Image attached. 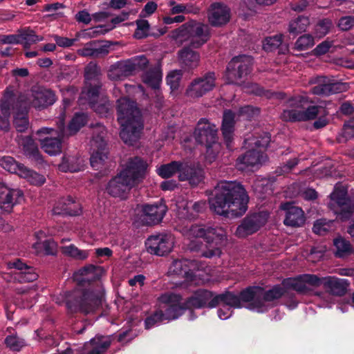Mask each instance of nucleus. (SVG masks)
Masks as SVG:
<instances>
[{"instance_id":"f257e3e1","label":"nucleus","mask_w":354,"mask_h":354,"mask_svg":"<svg viewBox=\"0 0 354 354\" xmlns=\"http://www.w3.org/2000/svg\"><path fill=\"white\" fill-rule=\"evenodd\" d=\"M103 268L89 264L75 272L73 281L77 288L64 294V301L69 314L93 313L100 309L105 291L101 281Z\"/></svg>"},{"instance_id":"f03ea898","label":"nucleus","mask_w":354,"mask_h":354,"mask_svg":"<svg viewBox=\"0 0 354 354\" xmlns=\"http://www.w3.org/2000/svg\"><path fill=\"white\" fill-rule=\"evenodd\" d=\"M210 208L217 214L227 218L243 216L248 209L249 196L240 183L221 181L214 187L209 200Z\"/></svg>"},{"instance_id":"7ed1b4c3","label":"nucleus","mask_w":354,"mask_h":354,"mask_svg":"<svg viewBox=\"0 0 354 354\" xmlns=\"http://www.w3.org/2000/svg\"><path fill=\"white\" fill-rule=\"evenodd\" d=\"M118 121L121 126L120 136L129 145H133L140 138L144 128L142 113L136 102L127 97L117 100Z\"/></svg>"},{"instance_id":"20e7f679","label":"nucleus","mask_w":354,"mask_h":354,"mask_svg":"<svg viewBox=\"0 0 354 354\" xmlns=\"http://www.w3.org/2000/svg\"><path fill=\"white\" fill-rule=\"evenodd\" d=\"M328 114L326 108L319 105L308 106L304 110L295 109L283 110L281 114V119L284 122H306L317 119L313 124L315 129H320L328 124L326 118Z\"/></svg>"},{"instance_id":"39448f33","label":"nucleus","mask_w":354,"mask_h":354,"mask_svg":"<svg viewBox=\"0 0 354 354\" xmlns=\"http://www.w3.org/2000/svg\"><path fill=\"white\" fill-rule=\"evenodd\" d=\"M172 37L175 39H188L189 46L198 48L210 38V30L208 25L190 20L172 31Z\"/></svg>"},{"instance_id":"423d86ee","label":"nucleus","mask_w":354,"mask_h":354,"mask_svg":"<svg viewBox=\"0 0 354 354\" xmlns=\"http://www.w3.org/2000/svg\"><path fill=\"white\" fill-rule=\"evenodd\" d=\"M286 293V288L281 284H276L268 290L259 286H250L247 287L244 297L246 300H251L248 307L249 309L259 311L265 307L266 303L278 300Z\"/></svg>"},{"instance_id":"0eeeda50","label":"nucleus","mask_w":354,"mask_h":354,"mask_svg":"<svg viewBox=\"0 0 354 354\" xmlns=\"http://www.w3.org/2000/svg\"><path fill=\"white\" fill-rule=\"evenodd\" d=\"M93 129L91 140L93 152L90 158V163L95 170H100L108 158L107 143L105 140L106 131L105 127L100 122L91 124Z\"/></svg>"},{"instance_id":"6e6552de","label":"nucleus","mask_w":354,"mask_h":354,"mask_svg":"<svg viewBox=\"0 0 354 354\" xmlns=\"http://www.w3.org/2000/svg\"><path fill=\"white\" fill-rule=\"evenodd\" d=\"M253 57L247 55H239L232 57L228 62L224 78L228 84H239L252 72Z\"/></svg>"},{"instance_id":"1a4fd4ad","label":"nucleus","mask_w":354,"mask_h":354,"mask_svg":"<svg viewBox=\"0 0 354 354\" xmlns=\"http://www.w3.org/2000/svg\"><path fill=\"white\" fill-rule=\"evenodd\" d=\"M330 199L328 207L342 220H347L354 214V198L349 197L344 188H335Z\"/></svg>"},{"instance_id":"9d476101","label":"nucleus","mask_w":354,"mask_h":354,"mask_svg":"<svg viewBox=\"0 0 354 354\" xmlns=\"http://www.w3.org/2000/svg\"><path fill=\"white\" fill-rule=\"evenodd\" d=\"M158 300L161 304L165 305L162 307L164 309L165 319H176L182 315L186 310L189 309L187 305V300L183 302V297L179 294L165 292L162 294Z\"/></svg>"},{"instance_id":"9b49d317","label":"nucleus","mask_w":354,"mask_h":354,"mask_svg":"<svg viewBox=\"0 0 354 354\" xmlns=\"http://www.w3.org/2000/svg\"><path fill=\"white\" fill-rule=\"evenodd\" d=\"M218 129L214 124L210 123L207 119L201 118L198 122L194 132L196 142L204 145L209 152L210 149L217 143Z\"/></svg>"},{"instance_id":"f8f14e48","label":"nucleus","mask_w":354,"mask_h":354,"mask_svg":"<svg viewBox=\"0 0 354 354\" xmlns=\"http://www.w3.org/2000/svg\"><path fill=\"white\" fill-rule=\"evenodd\" d=\"M147 167L146 160L141 157L134 156L128 159L120 171L136 187L145 178Z\"/></svg>"},{"instance_id":"ddd939ff","label":"nucleus","mask_w":354,"mask_h":354,"mask_svg":"<svg viewBox=\"0 0 354 354\" xmlns=\"http://www.w3.org/2000/svg\"><path fill=\"white\" fill-rule=\"evenodd\" d=\"M268 214L258 212L247 215L237 226L235 235L238 238H245L257 232L267 222Z\"/></svg>"},{"instance_id":"4468645a","label":"nucleus","mask_w":354,"mask_h":354,"mask_svg":"<svg viewBox=\"0 0 354 354\" xmlns=\"http://www.w3.org/2000/svg\"><path fill=\"white\" fill-rule=\"evenodd\" d=\"M216 75L209 71L201 77L194 78L188 85L185 94L191 98H199L215 87Z\"/></svg>"},{"instance_id":"2eb2a0df","label":"nucleus","mask_w":354,"mask_h":354,"mask_svg":"<svg viewBox=\"0 0 354 354\" xmlns=\"http://www.w3.org/2000/svg\"><path fill=\"white\" fill-rule=\"evenodd\" d=\"M319 277L316 274H303L295 277L284 279L281 285L286 288V291L293 290L301 295H306L311 291L308 285L319 287Z\"/></svg>"},{"instance_id":"dca6fc26","label":"nucleus","mask_w":354,"mask_h":354,"mask_svg":"<svg viewBox=\"0 0 354 354\" xmlns=\"http://www.w3.org/2000/svg\"><path fill=\"white\" fill-rule=\"evenodd\" d=\"M36 134L41 149L50 156L57 155L62 151V140L57 130L52 128L42 127Z\"/></svg>"},{"instance_id":"f3484780","label":"nucleus","mask_w":354,"mask_h":354,"mask_svg":"<svg viewBox=\"0 0 354 354\" xmlns=\"http://www.w3.org/2000/svg\"><path fill=\"white\" fill-rule=\"evenodd\" d=\"M246 290L247 288L243 289L239 293L225 290L221 294H217L209 301V308H216L220 305L223 308L229 307L232 309L241 308L243 307L242 302L249 304L251 301L245 299L244 293H245Z\"/></svg>"},{"instance_id":"a211bd4d","label":"nucleus","mask_w":354,"mask_h":354,"mask_svg":"<svg viewBox=\"0 0 354 354\" xmlns=\"http://www.w3.org/2000/svg\"><path fill=\"white\" fill-rule=\"evenodd\" d=\"M190 234L197 238H203L205 243L223 245L226 241V234L222 227H213L204 225H192L189 229Z\"/></svg>"},{"instance_id":"6ab92c4d","label":"nucleus","mask_w":354,"mask_h":354,"mask_svg":"<svg viewBox=\"0 0 354 354\" xmlns=\"http://www.w3.org/2000/svg\"><path fill=\"white\" fill-rule=\"evenodd\" d=\"M310 82L315 84L310 88V91L317 95L329 96L347 89L346 83L336 82L326 76H317Z\"/></svg>"},{"instance_id":"aec40b11","label":"nucleus","mask_w":354,"mask_h":354,"mask_svg":"<svg viewBox=\"0 0 354 354\" xmlns=\"http://www.w3.org/2000/svg\"><path fill=\"white\" fill-rule=\"evenodd\" d=\"M231 9L221 1L213 2L207 11V21L214 28L226 26L231 19Z\"/></svg>"},{"instance_id":"412c9836","label":"nucleus","mask_w":354,"mask_h":354,"mask_svg":"<svg viewBox=\"0 0 354 354\" xmlns=\"http://www.w3.org/2000/svg\"><path fill=\"white\" fill-rule=\"evenodd\" d=\"M145 245L149 253L162 257L171 251L173 239L167 234L151 235L146 240Z\"/></svg>"},{"instance_id":"4be33fe9","label":"nucleus","mask_w":354,"mask_h":354,"mask_svg":"<svg viewBox=\"0 0 354 354\" xmlns=\"http://www.w3.org/2000/svg\"><path fill=\"white\" fill-rule=\"evenodd\" d=\"M134 187V185L120 171L109 180L105 191L112 197L124 199Z\"/></svg>"},{"instance_id":"5701e85b","label":"nucleus","mask_w":354,"mask_h":354,"mask_svg":"<svg viewBox=\"0 0 354 354\" xmlns=\"http://www.w3.org/2000/svg\"><path fill=\"white\" fill-rule=\"evenodd\" d=\"M167 211V205L162 201L154 204H145L142 207L141 221L145 225L158 224Z\"/></svg>"},{"instance_id":"b1692460","label":"nucleus","mask_w":354,"mask_h":354,"mask_svg":"<svg viewBox=\"0 0 354 354\" xmlns=\"http://www.w3.org/2000/svg\"><path fill=\"white\" fill-rule=\"evenodd\" d=\"M53 215L57 216H79L82 212L80 202L71 196H64L59 198L52 209Z\"/></svg>"},{"instance_id":"393cba45","label":"nucleus","mask_w":354,"mask_h":354,"mask_svg":"<svg viewBox=\"0 0 354 354\" xmlns=\"http://www.w3.org/2000/svg\"><path fill=\"white\" fill-rule=\"evenodd\" d=\"M23 199V191L9 188L4 183H0V207L3 211L10 212L13 207Z\"/></svg>"},{"instance_id":"a878e982","label":"nucleus","mask_w":354,"mask_h":354,"mask_svg":"<svg viewBox=\"0 0 354 354\" xmlns=\"http://www.w3.org/2000/svg\"><path fill=\"white\" fill-rule=\"evenodd\" d=\"M7 269H15L17 272L14 273L15 280L19 283H29L37 279L38 274L33 267L28 266L20 259H16L7 263Z\"/></svg>"},{"instance_id":"bb28decb","label":"nucleus","mask_w":354,"mask_h":354,"mask_svg":"<svg viewBox=\"0 0 354 354\" xmlns=\"http://www.w3.org/2000/svg\"><path fill=\"white\" fill-rule=\"evenodd\" d=\"M198 269V261L196 260L176 259L169 267V272L192 281L196 277L195 271Z\"/></svg>"},{"instance_id":"cd10ccee","label":"nucleus","mask_w":354,"mask_h":354,"mask_svg":"<svg viewBox=\"0 0 354 354\" xmlns=\"http://www.w3.org/2000/svg\"><path fill=\"white\" fill-rule=\"evenodd\" d=\"M16 95L8 88L1 100L0 104V129L8 131L10 129V117L13 114Z\"/></svg>"},{"instance_id":"c85d7f7f","label":"nucleus","mask_w":354,"mask_h":354,"mask_svg":"<svg viewBox=\"0 0 354 354\" xmlns=\"http://www.w3.org/2000/svg\"><path fill=\"white\" fill-rule=\"evenodd\" d=\"M13 111V125L19 132H25L29 127L27 102L22 96L16 95Z\"/></svg>"},{"instance_id":"c756f323","label":"nucleus","mask_w":354,"mask_h":354,"mask_svg":"<svg viewBox=\"0 0 354 354\" xmlns=\"http://www.w3.org/2000/svg\"><path fill=\"white\" fill-rule=\"evenodd\" d=\"M280 209L286 212L285 225L297 227L304 224L305 216L301 208L293 205L292 203L285 202L281 203Z\"/></svg>"},{"instance_id":"7c9ffc66","label":"nucleus","mask_w":354,"mask_h":354,"mask_svg":"<svg viewBox=\"0 0 354 354\" xmlns=\"http://www.w3.org/2000/svg\"><path fill=\"white\" fill-rule=\"evenodd\" d=\"M235 113L231 109L223 111L221 131L226 147L232 150L235 130Z\"/></svg>"},{"instance_id":"2f4dec72","label":"nucleus","mask_w":354,"mask_h":354,"mask_svg":"<svg viewBox=\"0 0 354 354\" xmlns=\"http://www.w3.org/2000/svg\"><path fill=\"white\" fill-rule=\"evenodd\" d=\"M321 285L331 295L343 296L346 294L349 283L346 279L328 276L319 277V286Z\"/></svg>"},{"instance_id":"473e14b6","label":"nucleus","mask_w":354,"mask_h":354,"mask_svg":"<svg viewBox=\"0 0 354 354\" xmlns=\"http://www.w3.org/2000/svg\"><path fill=\"white\" fill-rule=\"evenodd\" d=\"M205 177L204 170L195 165L183 163L182 173L178 175L180 181H188L191 186H197L203 181Z\"/></svg>"},{"instance_id":"72a5a7b5","label":"nucleus","mask_w":354,"mask_h":354,"mask_svg":"<svg viewBox=\"0 0 354 354\" xmlns=\"http://www.w3.org/2000/svg\"><path fill=\"white\" fill-rule=\"evenodd\" d=\"M192 48L190 46H184L178 52L179 63L185 71L196 68L200 62L199 53Z\"/></svg>"},{"instance_id":"f704fd0d","label":"nucleus","mask_w":354,"mask_h":354,"mask_svg":"<svg viewBox=\"0 0 354 354\" xmlns=\"http://www.w3.org/2000/svg\"><path fill=\"white\" fill-rule=\"evenodd\" d=\"M19 143L22 147L24 155L32 161L38 164L43 162V158L39 152L38 145L30 136L19 138Z\"/></svg>"},{"instance_id":"c9c22d12","label":"nucleus","mask_w":354,"mask_h":354,"mask_svg":"<svg viewBox=\"0 0 354 354\" xmlns=\"http://www.w3.org/2000/svg\"><path fill=\"white\" fill-rule=\"evenodd\" d=\"M223 245H216L214 243H203L198 240L192 241L189 248L192 252H200V256L208 259L219 257L222 253L221 248Z\"/></svg>"},{"instance_id":"e433bc0d","label":"nucleus","mask_w":354,"mask_h":354,"mask_svg":"<svg viewBox=\"0 0 354 354\" xmlns=\"http://www.w3.org/2000/svg\"><path fill=\"white\" fill-rule=\"evenodd\" d=\"M216 295L212 291L198 289L187 299V305L191 308H209V303Z\"/></svg>"},{"instance_id":"4c0bfd02","label":"nucleus","mask_w":354,"mask_h":354,"mask_svg":"<svg viewBox=\"0 0 354 354\" xmlns=\"http://www.w3.org/2000/svg\"><path fill=\"white\" fill-rule=\"evenodd\" d=\"M135 72L132 59H129L111 65L109 71V76L111 79L115 80H122Z\"/></svg>"},{"instance_id":"58836bf2","label":"nucleus","mask_w":354,"mask_h":354,"mask_svg":"<svg viewBox=\"0 0 354 354\" xmlns=\"http://www.w3.org/2000/svg\"><path fill=\"white\" fill-rule=\"evenodd\" d=\"M261 152L258 149H252L240 155L236 160V167L239 170H245L248 167L254 166L260 162Z\"/></svg>"},{"instance_id":"ea45409f","label":"nucleus","mask_w":354,"mask_h":354,"mask_svg":"<svg viewBox=\"0 0 354 354\" xmlns=\"http://www.w3.org/2000/svg\"><path fill=\"white\" fill-rule=\"evenodd\" d=\"M84 160L77 155H64L59 169L63 172H77L84 169Z\"/></svg>"},{"instance_id":"a19ab883","label":"nucleus","mask_w":354,"mask_h":354,"mask_svg":"<svg viewBox=\"0 0 354 354\" xmlns=\"http://www.w3.org/2000/svg\"><path fill=\"white\" fill-rule=\"evenodd\" d=\"M183 162L181 161H171L167 164L160 165L158 169V174L163 178H169L173 176L175 174L182 173Z\"/></svg>"},{"instance_id":"79ce46f5","label":"nucleus","mask_w":354,"mask_h":354,"mask_svg":"<svg viewBox=\"0 0 354 354\" xmlns=\"http://www.w3.org/2000/svg\"><path fill=\"white\" fill-rule=\"evenodd\" d=\"M310 24V19L308 17L299 15L289 22L288 31L294 37L304 32H306Z\"/></svg>"},{"instance_id":"37998d69","label":"nucleus","mask_w":354,"mask_h":354,"mask_svg":"<svg viewBox=\"0 0 354 354\" xmlns=\"http://www.w3.org/2000/svg\"><path fill=\"white\" fill-rule=\"evenodd\" d=\"M86 86L82 91V95L88 100L89 104L96 102L99 98L102 88L101 82H85Z\"/></svg>"},{"instance_id":"c03bdc74","label":"nucleus","mask_w":354,"mask_h":354,"mask_svg":"<svg viewBox=\"0 0 354 354\" xmlns=\"http://www.w3.org/2000/svg\"><path fill=\"white\" fill-rule=\"evenodd\" d=\"M0 166L4 169L20 175L22 171H26V167L17 161L11 156H3L0 158Z\"/></svg>"},{"instance_id":"a18cd8bd","label":"nucleus","mask_w":354,"mask_h":354,"mask_svg":"<svg viewBox=\"0 0 354 354\" xmlns=\"http://www.w3.org/2000/svg\"><path fill=\"white\" fill-rule=\"evenodd\" d=\"M61 251L64 255L79 261H84L89 256V250H80L74 244L62 247Z\"/></svg>"},{"instance_id":"49530a36","label":"nucleus","mask_w":354,"mask_h":354,"mask_svg":"<svg viewBox=\"0 0 354 354\" xmlns=\"http://www.w3.org/2000/svg\"><path fill=\"white\" fill-rule=\"evenodd\" d=\"M19 38L20 44H23L24 48H29L32 44H35L37 41L43 39L42 37L37 35L32 30L30 29H23L19 30Z\"/></svg>"},{"instance_id":"de8ad7c7","label":"nucleus","mask_w":354,"mask_h":354,"mask_svg":"<svg viewBox=\"0 0 354 354\" xmlns=\"http://www.w3.org/2000/svg\"><path fill=\"white\" fill-rule=\"evenodd\" d=\"M88 122V116L84 113H76L68 125L70 135L75 134L84 127Z\"/></svg>"},{"instance_id":"09e8293b","label":"nucleus","mask_w":354,"mask_h":354,"mask_svg":"<svg viewBox=\"0 0 354 354\" xmlns=\"http://www.w3.org/2000/svg\"><path fill=\"white\" fill-rule=\"evenodd\" d=\"M136 28L133 33V37L137 39H142L153 35L149 23L146 19H137L136 21Z\"/></svg>"},{"instance_id":"8fccbe9b","label":"nucleus","mask_w":354,"mask_h":354,"mask_svg":"<svg viewBox=\"0 0 354 354\" xmlns=\"http://www.w3.org/2000/svg\"><path fill=\"white\" fill-rule=\"evenodd\" d=\"M333 244L337 249L335 254L336 257H343L346 254H350L352 252V247L350 241L342 236L335 238L333 241Z\"/></svg>"},{"instance_id":"3c124183","label":"nucleus","mask_w":354,"mask_h":354,"mask_svg":"<svg viewBox=\"0 0 354 354\" xmlns=\"http://www.w3.org/2000/svg\"><path fill=\"white\" fill-rule=\"evenodd\" d=\"M170 6L171 8L170 10V13L171 15L180 14V13H193L198 14L199 13L201 8L194 4L187 3L186 5L184 4H175L176 1H169Z\"/></svg>"},{"instance_id":"603ef678","label":"nucleus","mask_w":354,"mask_h":354,"mask_svg":"<svg viewBox=\"0 0 354 354\" xmlns=\"http://www.w3.org/2000/svg\"><path fill=\"white\" fill-rule=\"evenodd\" d=\"M122 21H124V18L121 19L120 17L117 15L111 19V24L96 26L95 30L89 32V36L94 37L100 35H104L113 30L117 24H119Z\"/></svg>"},{"instance_id":"864d4df0","label":"nucleus","mask_w":354,"mask_h":354,"mask_svg":"<svg viewBox=\"0 0 354 354\" xmlns=\"http://www.w3.org/2000/svg\"><path fill=\"white\" fill-rule=\"evenodd\" d=\"M271 141V135L268 132H261L251 140L250 145H254L261 152L262 149H266Z\"/></svg>"},{"instance_id":"5fc2aeb1","label":"nucleus","mask_w":354,"mask_h":354,"mask_svg":"<svg viewBox=\"0 0 354 354\" xmlns=\"http://www.w3.org/2000/svg\"><path fill=\"white\" fill-rule=\"evenodd\" d=\"M100 68L93 62H90L84 69L85 82H101L100 79Z\"/></svg>"},{"instance_id":"6e6d98bb","label":"nucleus","mask_w":354,"mask_h":354,"mask_svg":"<svg viewBox=\"0 0 354 354\" xmlns=\"http://www.w3.org/2000/svg\"><path fill=\"white\" fill-rule=\"evenodd\" d=\"M162 74L158 70L148 71L143 77L144 82L153 89L159 88Z\"/></svg>"},{"instance_id":"4d7b16f0","label":"nucleus","mask_w":354,"mask_h":354,"mask_svg":"<svg viewBox=\"0 0 354 354\" xmlns=\"http://www.w3.org/2000/svg\"><path fill=\"white\" fill-rule=\"evenodd\" d=\"M314 44V37L310 34H304L297 39L294 45V49L304 51L312 48Z\"/></svg>"},{"instance_id":"13d9d810","label":"nucleus","mask_w":354,"mask_h":354,"mask_svg":"<svg viewBox=\"0 0 354 354\" xmlns=\"http://www.w3.org/2000/svg\"><path fill=\"white\" fill-rule=\"evenodd\" d=\"M163 320H165L163 310H155L153 313L146 317L145 320V327L146 329H150L160 324Z\"/></svg>"},{"instance_id":"bf43d9fd","label":"nucleus","mask_w":354,"mask_h":354,"mask_svg":"<svg viewBox=\"0 0 354 354\" xmlns=\"http://www.w3.org/2000/svg\"><path fill=\"white\" fill-rule=\"evenodd\" d=\"M26 171H22L20 174V176L27 178L30 184L41 186L46 182V178L43 175H41L32 170H30L26 167Z\"/></svg>"},{"instance_id":"052dcab7","label":"nucleus","mask_w":354,"mask_h":354,"mask_svg":"<svg viewBox=\"0 0 354 354\" xmlns=\"http://www.w3.org/2000/svg\"><path fill=\"white\" fill-rule=\"evenodd\" d=\"M282 35H276L272 37H268L263 41V49L268 53L277 50L280 46Z\"/></svg>"},{"instance_id":"680f3d73","label":"nucleus","mask_w":354,"mask_h":354,"mask_svg":"<svg viewBox=\"0 0 354 354\" xmlns=\"http://www.w3.org/2000/svg\"><path fill=\"white\" fill-rule=\"evenodd\" d=\"M183 73L180 70H174L168 73L166 82L172 91H177L180 86Z\"/></svg>"},{"instance_id":"e2e57ef3","label":"nucleus","mask_w":354,"mask_h":354,"mask_svg":"<svg viewBox=\"0 0 354 354\" xmlns=\"http://www.w3.org/2000/svg\"><path fill=\"white\" fill-rule=\"evenodd\" d=\"M4 343L12 351H19L25 346L24 339L19 337L17 335H8Z\"/></svg>"},{"instance_id":"0e129e2a","label":"nucleus","mask_w":354,"mask_h":354,"mask_svg":"<svg viewBox=\"0 0 354 354\" xmlns=\"http://www.w3.org/2000/svg\"><path fill=\"white\" fill-rule=\"evenodd\" d=\"M333 26L329 19L319 20L315 27V32L318 37H323L327 35Z\"/></svg>"},{"instance_id":"69168bd1","label":"nucleus","mask_w":354,"mask_h":354,"mask_svg":"<svg viewBox=\"0 0 354 354\" xmlns=\"http://www.w3.org/2000/svg\"><path fill=\"white\" fill-rule=\"evenodd\" d=\"M333 221H327L324 218L317 220L313 227V232L319 235H324L330 231Z\"/></svg>"},{"instance_id":"338daca9","label":"nucleus","mask_w":354,"mask_h":354,"mask_svg":"<svg viewBox=\"0 0 354 354\" xmlns=\"http://www.w3.org/2000/svg\"><path fill=\"white\" fill-rule=\"evenodd\" d=\"M260 113V110L257 107H254L251 105H246L239 108V115L243 117L247 120H251L255 117L258 116Z\"/></svg>"},{"instance_id":"774afa93","label":"nucleus","mask_w":354,"mask_h":354,"mask_svg":"<svg viewBox=\"0 0 354 354\" xmlns=\"http://www.w3.org/2000/svg\"><path fill=\"white\" fill-rule=\"evenodd\" d=\"M39 100L41 103V106L46 108L55 102L56 96L53 91L48 89L40 93Z\"/></svg>"}]
</instances>
